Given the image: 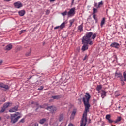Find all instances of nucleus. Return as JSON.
Wrapping results in <instances>:
<instances>
[{
    "instance_id": "f257e3e1",
    "label": "nucleus",
    "mask_w": 126,
    "mask_h": 126,
    "mask_svg": "<svg viewBox=\"0 0 126 126\" xmlns=\"http://www.w3.org/2000/svg\"><path fill=\"white\" fill-rule=\"evenodd\" d=\"M85 97L83 98V102L85 106V111L83 114V116L81 121L80 126H86V123H87V113L89 112V108H90V104H89V100L91 98L90 94L88 93H86Z\"/></svg>"
},
{
    "instance_id": "f03ea898",
    "label": "nucleus",
    "mask_w": 126,
    "mask_h": 126,
    "mask_svg": "<svg viewBox=\"0 0 126 126\" xmlns=\"http://www.w3.org/2000/svg\"><path fill=\"white\" fill-rule=\"evenodd\" d=\"M92 35V32H87L85 35L82 37V44H83V46L81 50L83 52L86 51V50H88V44L91 46L93 45V42L91 40Z\"/></svg>"
},
{
    "instance_id": "7ed1b4c3",
    "label": "nucleus",
    "mask_w": 126,
    "mask_h": 126,
    "mask_svg": "<svg viewBox=\"0 0 126 126\" xmlns=\"http://www.w3.org/2000/svg\"><path fill=\"white\" fill-rule=\"evenodd\" d=\"M21 118V116L14 115L13 114H11V124H15L18 122V120Z\"/></svg>"
},
{
    "instance_id": "20e7f679",
    "label": "nucleus",
    "mask_w": 126,
    "mask_h": 126,
    "mask_svg": "<svg viewBox=\"0 0 126 126\" xmlns=\"http://www.w3.org/2000/svg\"><path fill=\"white\" fill-rule=\"evenodd\" d=\"M46 110L49 111L51 114H56L57 111H58V109L56 106H48L46 108Z\"/></svg>"
},
{
    "instance_id": "39448f33",
    "label": "nucleus",
    "mask_w": 126,
    "mask_h": 126,
    "mask_svg": "<svg viewBox=\"0 0 126 126\" xmlns=\"http://www.w3.org/2000/svg\"><path fill=\"white\" fill-rule=\"evenodd\" d=\"M10 105H12V102H8L5 103L3 104V107H1L0 113H3L4 111H5L6 109H7V108L9 107V106H10Z\"/></svg>"
},
{
    "instance_id": "423d86ee",
    "label": "nucleus",
    "mask_w": 126,
    "mask_h": 126,
    "mask_svg": "<svg viewBox=\"0 0 126 126\" xmlns=\"http://www.w3.org/2000/svg\"><path fill=\"white\" fill-rule=\"evenodd\" d=\"M75 14V8H72L70 9L69 11L67 13L68 17H71V16H74Z\"/></svg>"
},
{
    "instance_id": "0eeeda50",
    "label": "nucleus",
    "mask_w": 126,
    "mask_h": 126,
    "mask_svg": "<svg viewBox=\"0 0 126 126\" xmlns=\"http://www.w3.org/2000/svg\"><path fill=\"white\" fill-rule=\"evenodd\" d=\"M14 5L15 7V8H20V7H22L23 6V5H22V3L20 2V1L16 2L14 3Z\"/></svg>"
},
{
    "instance_id": "6e6552de",
    "label": "nucleus",
    "mask_w": 126,
    "mask_h": 126,
    "mask_svg": "<svg viewBox=\"0 0 126 126\" xmlns=\"http://www.w3.org/2000/svg\"><path fill=\"white\" fill-rule=\"evenodd\" d=\"M19 107V105H16L14 107H12L11 109L9 110L10 113H14V112H16V111H18V108Z\"/></svg>"
},
{
    "instance_id": "1a4fd4ad",
    "label": "nucleus",
    "mask_w": 126,
    "mask_h": 126,
    "mask_svg": "<svg viewBox=\"0 0 126 126\" xmlns=\"http://www.w3.org/2000/svg\"><path fill=\"white\" fill-rule=\"evenodd\" d=\"M13 46L11 43H10L8 45H7L3 49L4 51H10L13 48Z\"/></svg>"
},
{
    "instance_id": "9d476101",
    "label": "nucleus",
    "mask_w": 126,
    "mask_h": 126,
    "mask_svg": "<svg viewBox=\"0 0 126 126\" xmlns=\"http://www.w3.org/2000/svg\"><path fill=\"white\" fill-rule=\"evenodd\" d=\"M0 88H4L5 90H8L9 87L7 85L3 84V83H0Z\"/></svg>"
},
{
    "instance_id": "9b49d317",
    "label": "nucleus",
    "mask_w": 126,
    "mask_h": 126,
    "mask_svg": "<svg viewBox=\"0 0 126 126\" xmlns=\"http://www.w3.org/2000/svg\"><path fill=\"white\" fill-rule=\"evenodd\" d=\"M105 119L107 120L109 124H113L114 123V120L111 119V115L110 114L106 115Z\"/></svg>"
},
{
    "instance_id": "f8f14e48",
    "label": "nucleus",
    "mask_w": 126,
    "mask_h": 126,
    "mask_svg": "<svg viewBox=\"0 0 126 126\" xmlns=\"http://www.w3.org/2000/svg\"><path fill=\"white\" fill-rule=\"evenodd\" d=\"M110 47L112 48H115L116 49H119L120 48V44L117 42H113L111 45Z\"/></svg>"
},
{
    "instance_id": "ddd939ff",
    "label": "nucleus",
    "mask_w": 126,
    "mask_h": 126,
    "mask_svg": "<svg viewBox=\"0 0 126 126\" xmlns=\"http://www.w3.org/2000/svg\"><path fill=\"white\" fill-rule=\"evenodd\" d=\"M115 76L116 77H117V78H120V80L121 79H122V78H124V77H123V75H122V73H121L120 72L119 73H115Z\"/></svg>"
},
{
    "instance_id": "4468645a",
    "label": "nucleus",
    "mask_w": 126,
    "mask_h": 126,
    "mask_svg": "<svg viewBox=\"0 0 126 126\" xmlns=\"http://www.w3.org/2000/svg\"><path fill=\"white\" fill-rule=\"evenodd\" d=\"M18 14L20 16H24V14H25V10H22L18 12Z\"/></svg>"
},
{
    "instance_id": "2eb2a0df",
    "label": "nucleus",
    "mask_w": 126,
    "mask_h": 126,
    "mask_svg": "<svg viewBox=\"0 0 126 126\" xmlns=\"http://www.w3.org/2000/svg\"><path fill=\"white\" fill-rule=\"evenodd\" d=\"M121 121H122V117L119 116L117 117L115 121H114V123H115V124H118L119 122H121Z\"/></svg>"
},
{
    "instance_id": "dca6fc26",
    "label": "nucleus",
    "mask_w": 126,
    "mask_h": 126,
    "mask_svg": "<svg viewBox=\"0 0 126 126\" xmlns=\"http://www.w3.org/2000/svg\"><path fill=\"white\" fill-rule=\"evenodd\" d=\"M46 122H47V119H46V118H43L39 121V124L43 125L45 124Z\"/></svg>"
},
{
    "instance_id": "f3484780",
    "label": "nucleus",
    "mask_w": 126,
    "mask_h": 126,
    "mask_svg": "<svg viewBox=\"0 0 126 126\" xmlns=\"http://www.w3.org/2000/svg\"><path fill=\"white\" fill-rule=\"evenodd\" d=\"M51 98L53 99V100H59L61 97H60V95H53L51 96Z\"/></svg>"
},
{
    "instance_id": "a211bd4d",
    "label": "nucleus",
    "mask_w": 126,
    "mask_h": 126,
    "mask_svg": "<svg viewBox=\"0 0 126 126\" xmlns=\"http://www.w3.org/2000/svg\"><path fill=\"white\" fill-rule=\"evenodd\" d=\"M66 24V23L65 22H64L61 24V25L60 26V29H63L65 27V25Z\"/></svg>"
},
{
    "instance_id": "6ab92c4d",
    "label": "nucleus",
    "mask_w": 126,
    "mask_h": 126,
    "mask_svg": "<svg viewBox=\"0 0 126 126\" xmlns=\"http://www.w3.org/2000/svg\"><path fill=\"white\" fill-rule=\"evenodd\" d=\"M78 30L80 31V32H81V31H83V24H82L81 25L78 26Z\"/></svg>"
},
{
    "instance_id": "aec40b11",
    "label": "nucleus",
    "mask_w": 126,
    "mask_h": 126,
    "mask_svg": "<svg viewBox=\"0 0 126 126\" xmlns=\"http://www.w3.org/2000/svg\"><path fill=\"white\" fill-rule=\"evenodd\" d=\"M63 120V114H61L59 116V122H62Z\"/></svg>"
},
{
    "instance_id": "412c9836",
    "label": "nucleus",
    "mask_w": 126,
    "mask_h": 126,
    "mask_svg": "<svg viewBox=\"0 0 126 126\" xmlns=\"http://www.w3.org/2000/svg\"><path fill=\"white\" fill-rule=\"evenodd\" d=\"M103 4L104 3H103V1L99 2L97 7V9H98V8H100V7H102V5H103Z\"/></svg>"
},
{
    "instance_id": "4be33fe9",
    "label": "nucleus",
    "mask_w": 126,
    "mask_h": 126,
    "mask_svg": "<svg viewBox=\"0 0 126 126\" xmlns=\"http://www.w3.org/2000/svg\"><path fill=\"white\" fill-rule=\"evenodd\" d=\"M102 92L101 93V97H102V98H104V97H106V94L107 92L104 91H102Z\"/></svg>"
},
{
    "instance_id": "5701e85b",
    "label": "nucleus",
    "mask_w": 126,
    "mask_h": 126,
    "mask_svg": "<svg viewBox=\"0 0 126 126\" xmlns=\"http://www.w3.org/2000/svg\"><path fill=\"white\" fill-rule=\"evenodd\" d=\"M31 52H32V49H31V48H30V51H29L26 53V57H29V56H31Z\"/></svg>"
},
{
    "instance_id": "b1692460",
    "label": "nucleus",
    "mask_w": 126,
    "mask_h": 126,
    "mask_svg": "<svg viewBox=\"0 0 126 126\" xmlns=\"http://www.w3.org/2000/svg\"><path fill=\"white\" fill-rule=\"evenodd\" d=\"M75 20L74 19H73L69 21V23H70L69 27H71V26H72V24H73Z\"/></svg>"
},
{
    "instance_id": "393cba45",
    "label": "nucleus",
    "mask_w": 126,
    "mask_h": 126,
    "mask_svg": "<svg viewBox=\"0 0 126 126\" xmlns=\"http://www.w3.org/2000/svg\"><path fill=\"white\" fill-rule=\"evenodd\" d=\"M96 89L97 91H100L102 89V85H97Z\"/></svg>"
},
{
    "instance_id": "a878e982",
    "label": "nucleus",
    "mask_w": 126,
    "mask_h": 126,
    "mask_svg": "<svg viewBox=\"0 0 126 126\" xmlns=\"http://www.w3.org/2000/svg\"><path fill=\"white\" fill-rule=\"evenodd\" d=\"M98 12V10L94 7L93 8V14H95V13H97Z\"/></svg>"
},
{
    "instance_id": "bb28decb",
    "label": "nucleus",
    "mask_w": 126,
    "mask_h": 126,
    "mask_svg": "<svg viewBox=\"0 0 126 126\" xmlns=\"http://www.w3.org/2000/svg\"><path fill=\"white\" fill-rule=\"evenodd\" d=\"M104 24H105V18H103L101 22L100 26H101V27H103V25H104Z\"/></svg>"
},
{
    "instance_id": "cd10ccee",
    "label": "nucleus",
    "mask_w": 126,
    "mask_h": 126,
    "mask_svg": "<svg viewBox=\"0 0 126 126\" xmlns=\"http://www.w3.org/2000/svg\"><path fill=\"white\" fill-rule=\"evenodd\" d=\"M67 11L65 10L64 12L62 13V15L63 16H65V15H67Z\"/></svg>"
},
{
    "instance_id": "c85d7f7f",
    "label": "nucleus",
    "mask_w": 126,
    "mask_h": 126,
    "mask_svg": "<svg viewBox=\"0 0 126 126\" xmlns=\"http://www.w3.org/2000/svg\"><path fill=\"white\" fill-rule=\"evenodd\" d=\"M120 81H121V84L122 86L125 85V80H124V78L122 79H120Z\"/></svg>"
},
{
    "instance_id": "c756f323",
    "label": "nucleus",
    "mask_w": 126,
    "mask_h": 126,
    "mask_svg": "<svg viewBox=\"0 0 126 126\" xmlns=\"http://www.w3.org/2000/svg\"><path fill=\"white\" fill-rule=\"evenodd\" d=\"M92 39H93V40H94V39H95V38H96V36H97V34L96 33H94L92 35Z\"/></svg>"
},
{
    "instance_id": "7c9ffc66",
    "label": "nucleus",
    "mask_w": 126,
    "mask_h": 126,
    "mask_svg": "<svg viewBox=\"0 0 126 126\" xmlns=\"http://www.w3.org/2000/svg\"><path fill=\"white\" fill-rule=\"evenodd\" d=\"M25 122V118H23L21 120H20L19 122V124H20V123H23Z\"/></svg>"
},
{
    "instance_id": "2f4dec72",
    "label": "nucleus",
    "mask_w": 126,
    "mask_h": 126,
    "mask_svg": "<svg viewBox=\"0 0 126 126\" xmlns=\"http://www.w3.org/2000/svg\"><path fill=\"white\" fill-rule=\"evenodd\" d=\"M76 114V110H74L71 114V116H74Z\"/></svg>"
},
{
    "instance_id": "473e14b6",
    "label": "nucleus",
    "mask_w": 126,
    "mask_h": 126,
    "mask_svg": "<svg viewBox=\"0 0 126 126\" xmlns=\"http://www.w3.org/2000/svg\"><path fill=\"white\" fill-rule=\"evenodd\" d=\"M44 89V86H41L38 88L37 90H43Z\"/></svg>"
},
{
    "instance_id": "72a5a7b5",
    "label": "nucleus",
    "mask_w": 126,
    "mask_h": 126,
    "mask_svg": "<svg viewBox=\"0 0 126 126\" xmlns=\"http://www.w3.org/2000/svg\"><path fill=\"white\" fill-rule=\"evenodd\" d=\"M26 31L25 30H22L21 31H20V33L19 34L21 35L22 34V33H24V32H25Z\"/></svg>"
},
{
    "instance_id": "f704fd0d",
    "label": "nucleus",
    "mask_w": 126,
    "mask_h": 126,
    "mask_svg": "<svg viewBox=\"0 0 126 126\" xmlns=\"http://www.w3.org/2000/svg\"><path fill=\"white\" fill-rule=\"evenodd\" d=\"M12 115H14V116H16V117H17V116H18V115H20V113L17 112Z\"/></svg>"
},
{
    "instance_id": "c9c22d12",
    "label": "nucleus",
    "mask_w": 126,
    "mask_h": 126,
    "mask_svg": "<svg viewBox=\"0 0 126 126\" xmlns=\"http://www.w3.org/2000/svg\"><path fill=\"white\" fill-rule=\"evenodd\" d=\"M88 58V56H87V54H86L84 58L83 59V61H85V60H87Z\"/></svg>"
},
{
    "instance_id": "e433bc0d",
    "label": "nucleus",
    "mask_w": 126,
    "mask_h": 126,
    "mask_svg": "<svg viewBox=\"0 0 126 126\" xmlns=\"http://www.w3.org/2000/svg\"><path fill=\"white\" fill-rule=\"evenodd\" d=\"M93 17L94 20L97 21V18H96V15H95V14H93Z\"/></svg>"
},
{
    "instance_id": "4c0bfd02",
    "label": "nucleus",
    "mask_w": 126,
    "mask_h": 126,
    "mask_svg": "<svg viewBox=\"0 0 126 126\" xmlns=\"http://www.w3.org/2000/svg\"><path fill=\"white\" fill-rule=\"evenodd\" d=\"M82 100V98L81 97L78 99V101H79V104H81Z\"/></svg>"
},
{
    "instance_id": "58836bf2",
    "label": "nucleus",
    "mask_w": 126,
    "mask_h": 126,
    "mask_svg": "<svg viewBox=\"0 0 126 126\" xmlns=\"http://www.w3.org/2000/svg\"><path fill=\"white\" fill-rule=\"evenodd\" d=\"M93 104H95V103H96V102H97V100H96L95 99H93Z\"/></svg>"
},
{
    "instance_id": "ea45409f",
    "label": "nucleus",
    "mask_w": 126,
    "mask_h": 126,
    "mask_svg": "<svg viewBox=\"0 0 126 126\" xmlns=\"http://www.w3.org/2000/svg\"><path fill=\"white\" fill-rule=\"evenodd\" d=\"M59 28H60V26L55 27L54 30H56V29H59Z\"/></svg>"
},
{
    "instance_id": "a19ab883",
    "label": "nucleus",
    "mask_w": 126,
    "mask_h": 126,
    "mask_svg": "<svg viewBox=\"0 0 126 126\" xmlns=\"http://www.w3.org/2000/svg\"><path fill=\"white\" fill-rule=\"evenodd\" d=\"M3 61L2 60H0V65H1L2 64V63Z\"/></svg>"
},
{
    "instance_id": "79ce46f5",
    "label": "nucleus",
    "mask_w": 126,
    "mask_h": 126,
    "mask_svg": "<svg viewBox=\"0 0 126 126\" xmlns=\"http://www.w3.org/2000/svg\"><path fill=\"white\" fill-rule=\"evenodd\" d=\"M94 6H95V7H98V4H97V3H94Z\"/></svg>"
},
{
    "instance_id": "37998d69",
    "label": "nucleus",
    "mask_w": 126,
    "mask_h": 126,
    "mask_svg": "<svg viewBox=\"0 0 126 126\" xmlns=\"http://www.w3.org/2000/svg\"><path fill=\"white\" fill-rule=\"evenodd\" d=\"M34 126H39V124H38V123H35L34 124Z\"/></svg>"
},
{
    "instance_id": "c03bdc74",
    "label": "nucleus",
    "mask_w": 126,
    "mask_h": 126,
    "mask_svg": "<svg viewBox=\"0 0 126 126\" xmlns=\"http://www.w3.org/2000/svg\"><path fill=\"white\" fill-rule=\"evenodd\" d=\"M73 3H74V0H72L71 5H73Z\"/></svg>"
},
{
    "instance_id": "a18cd8bd",
    "label": "nucleus",
    "mask_w": 126,
    "mask_h": 126,
    "mask_svg": "<svg viewBox=\"0 0 126 126\" xmlns=\"http://www.w3.org/2000/svg\"><path fill=\"white\" fill-rule=\"evenodd\" d=\"M34 105H35V106H39V103L35 102Z\"/></svg>"
},
{
    "instance_id": "49530a36",
    "label": "nucleus",
    "mask_w": 126,
    "mask_h": 126,
    "mask_svg": "<svg viewBox=\"0 0 126 126\" xmlns=\"http://www.w3.org/2000/svg\"><path fill=\"white\" fill-rule=\"evenodd\" d=\"M32 76H30L29 78H28V80L31 79L32 78Z\"/></svg>"
},
{
    "instance_id": "de8ad7c7",
    "label": "nucleus",
    "mask_w": 126,
    "mask_h": 126,
    "mask_svg": "<svg viewBox=\"0 0 126 126\" xmlns=\"http://www.w3.org/2000/svg\"><path fill=\"white\" fill-rule=\"evenodd\" d=\"M0 102H5V99L0 100Z\"/></svg>"
},
{
    "instance_id": "09e8293b",
    "label": "nucleus",
    "mask_w": 126,
    "mask_h": 126,
    "mask_svg": "<svg viewBox=\"0 0 126 126\" xmlns=\"http://www.w3.org/2000/svg\"><path fill=\"white\" fill-rule=\"evenodd\" d=\"M68 126H73V125H72L71 123H70Z\"/></svg>"
},
{
    "instance_id": "8fccbe9b",
    "label": "nucleus",
    "mask_w": 126,
    "mask_h": 126,
    "mask_svg": "<svg viewBox=\"0 0 126 126\" xmlns=\"http://www.w3.org/2000/svg\"><path fill=\"white\" fill-rule=\"evenodd\" d=\"M56 0H50V2H53L55 1Z\"/></svg>"
},
{
    "instance_id": "3c124183",
    "label": "nucleus",
    "mask_w": 126,
    "mask_h": 126,
    "mask_svg": "<svg viewBox=\"0 0 126 126\" xmlns=\"http://www.w3.org/2000/svg\"><path fill=\"white\" fill-rule=\"evenodd\" d=\"M36 102H34V101H32V105H33V104H34V105H35V103Z\"/></svg>"
},
{
    "instance_id": "603ef678",
    "label": "nucleus",
    "mask_w": 126,
    "mask_h": 126,
    "mask_svg": "<svg viewBox=\"0 0 126 126\" xmlns=\"http://www.w3.org/2000/svg\"><path fill=\"white\" fill-rule=\"evenodd\" d=\"M46 12H47V13H50V11H49L48 10H47L46 11Z\"/></svg>"
},
{
    "instance_id": "864d4df0",
    "label": "nucleus",
    "mask_w": 126,
    "mask_h": 126,
    "mask_svg": "<svg viewBox=\"0 0 126 126\" xmlns=\"http://www.w3.org/2000/svg\"><path fill=\"white\" fill-rule=\"evenodd\" d=\"M38 109H39V107H37V108L35 109V111H37Z\"/></svg>"
},
{
    "instance_id": "5fc2aeb1",
    "label": "nucleus",
    "mask_w": 126,
    "mask_h": 126,
    "mask_svg": "<svg viewBox=\"0 0 126 126\" xmlns=\"http://www.w3.org/2000/svg\"><path fill=\"white\" fill-rule=\"evenodd\" d=\"M125 28L126 29V24H125Z\"/></svg>"
},
{
    "instance_id": "6e6d98bb",
    "label": "nucleus",
    "mask_w": 126,
    "mask_h": 126,
    "mask_svg": "<svg viewBox=\"0 0 126 126\" xmlns=\"http://www.w3.org/2000/svg\"><path fill=\"white\" fill-rule=\"evenodd\" d=\"M120 108H121V106L118 107V109H120Z\"/></svg>"
},
{
    "instance_id": "4d7b16f0",
    "label": "nucleus",
    "mask_w": 126,
    "mask_h": 126,
    "mask_svg": "<svg viewBox=\"0 0 126 126\" xmlns=\"http://www.w3.org/2000/svg\"><path fill=\"white\" fill-rule=\"evenodd\" d=\"M1 117H0V121H1Z\"/></svg>"
},
{
    "instance_id": "13d9d810",
    "label": "nucleus",
    "mask_w": 126,
    "mask_h": 126,
    "mask_svg": "<svg viewBox=\"0 0 126 126\" xmlns=\"http://www.w3.org/2000/svg\"><path fill=\"white\" fill-rule=\"evenodd\" d=\"M8 118H9V116H8L7 119H8Z\"/></svg>"
},
{
    "instance_id": "bf43d9fd",
    "label": "nucleus",
    "mask_w": 126,
    "mask_h": 126,
    "mask_svg": "<svg viewBox=\"0 0 126 126\" xmlns=\"http://www.w3.org/2000/svg\"><path fill=\"white\" fill-rule=\"evenodd\" d=\"M40 108H42V106H40Z\"/></svg>"
},
{
    "instance_id": "052dcab7",
    "label": "nucleus",
    "mask_w": 126,
    "mask_h": 126,
    "mask_svg": "<svg viewBox=\"0 0 126 126\" xmlns=\"http://www.w3.org/2000/svg\"><path fill=\"white\" fill-rule=\"evenodd\" d=\"M51 100H49V102H51Z\"/></svg>"
},
{
    "instance_id": "680f3d73",
    "label": "nucleus",
    "mask_w": 126,
    "mask_h": 126,
    "mask_svg": "<svg viewBox=\"0 0 126 126\" xmlns=\"http://www.w3.org/2000/svg\"><path fill=\"white\" fill-rule=\"evenodd\" d=\"M2 46H3V47H4V45H3Z\"/></svg>"
}]
</instances>
